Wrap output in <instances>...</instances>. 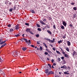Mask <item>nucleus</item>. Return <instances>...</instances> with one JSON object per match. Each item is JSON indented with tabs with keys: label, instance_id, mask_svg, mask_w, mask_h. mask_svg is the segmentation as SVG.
Segmentation results:
<instances>
[{
	"label": "nucleus",
	"instance_id": "obj_21",
	"mask_svg": "<svg viewBox=\"0 0 77 77\" xmlns=\"http://www.w3.org/2000/svg\"><path fill=\"white\" fill-rule=\"evenodd\" d=\"M61 28L62 29H65V27L63 26H61Z\"/></svg>",
	"mask_w": 77,
	"mask_h": 77
},
{
	"label": "nucleus",
	"instance_id": "obj_45",
	"mask_svg": "<svg viewBox=\"0 0 77 77\" xmlns=\"http://www.w3.org/2000/svg\"><path fill=\"white\" fill-rule=\"evenodd\" d=\"M23 41H25L26 42V41H28L26 39L23 38Z\"/></svg>",
	"mask_w": 77,
	"mask_h": 77
},
{
	"label": "nucleus",
	"instance_id": "obj_60",
	"mask_svg": "<svg viewBox=\"0 0 77 77\" xmlns=\"http://www.w3.org/2000/svg\"><path fill=\"white\" fill-rule=\"evenodd\" d=\"M68 68H69V70H70V69L71 68V67H69V66H68Z\"/></svg>",
	"mask_w": 77,
	"mask_h": 77
},
{
	"label": "nucleus",
	"instance_id": "obj_46",
	"mask_svg": "<svg viewBox=\"0 0 77 77\" xmlns=\"http://www.w3.org/2000/svg\"><path fill=\"white\" fill-rule=\"evenodd\" d=\"M2 59L1 58H0V62H2Z\"/></svg>",
	"mask_w": 77,
	"mask_h": 77
},
{
	"label": "nucleus",
	"instance_id": "obj_55",
	"mask_svg": "<svg viewBox=\"0 0 77 77\" xmlns=\"http://www.w3.org/2000/svg\"><path fill=\"white\" fill-rule=\"evenodd\" d=\"M69 26H70V27H72V24H70L69 25Z\"/></svg>",
	"mask_w": 77,
	"mask_h": 77
},
{
	"label": "nucleus",
	"instance_id": "obj_54",
	"mask_svg": "<svg viewBox=\"0 0 77 77\" xmlns=\"http://www.w3.org/2000/svg\"><path fill=\"white\" fill-rule=\"evenodd\" d=\"M53 65L54 66H55L56 65V63H53Z\"/></svg>",
	"mask_w": 77,
	"mask_h": 77
},
{
	"label": "nucleus",
	"instance_id": "obj_53",
	"mask_svg": "<svg viewBox=\"0 0 77 77\" xmlns=\"http://www.w3.org/2000/svg\"><path fill=\"white\" fill-rule=\"evenodd\" d=\"M9 5H12V2H9Z\"/></svg>",
	"mask_w": 77,
	"mask_h": 77
},
{
	"label": "nucleus",
	"instance_id": "obj_16",
	"mask_svg": "<svg viewBox=\"0 0 77 77\" xmlns=\"http://www.w3.org/2000/svg\"><path fill=\"white\" fill-rule=\"evenodd\" d=\"M45 27L46 28H47V27L48 29H49V28H50V26H49V25L47 24L45 26Z\"/></svg>",
	"mask_w": 77,
	"mask_h": 77
},
{
	"label": "nucleus",
	"instance_id": "obj_57",
	"mask_svg": "<svg viewBox=\"0 0 77 77\" xmlns=\"http://www.w3.org/2000/svg\"><path fill=\"white\" fill-rule=\"evenodd\" d=\"M51 47H53V46L52 45H50Z\"/></svg>",
	"mask_w": 77,
	"mask_h": 77
},
{
	"label": "nucleus",
	"instance_id": "obj_63",
	"mask_svg": "<svg viewBox=\"0 0 77 77\" xmlns=\"http://www.w3.org/2000/svg\"><path fill=\"white\" fill-rule=\"evenodd\" d=\"M52 68H54V66H53V65H52Z\"/></svg>",
	"mask_w": 77,
	"mask_h": 77
},
{
	"label": "nucleus",
	"instance_id": "obj_30",
	"mask_svg": "<svg viewBox=\"0 0 77 77\" xmlns=\"http://www.w3.org/2000/svg\"><path fill=\"white\" fill-rule=\"evenodd\" d=\"M31 12L32 14H34V13H35V11H34L33 10H31Z\"/></svg>",
	"mask_w": 77,
	"mask_h": 77
},
{
	"label": "nucleus",
	"instance_id": "obj_59",
	"mask_svg": "<svg viewBox=\"0 0 77 77\" xmlns=\"http://www.w3.org/2000/svg\"><path fill=\"white\" fill-rule=\"evenodd\" d=\"M31 46L32 47H34V45H31Z\"/></svg>",
	"mask_w": 77,
	"mask_h": 77
},
{
	"label": "nucleus",
	"instance_id": "obj_10",
	"mask_svg": "<svg viewBox=\"0 0 77 77\" xmlns=\"http://www.w3.org/2000/svg\"><path fill=\"white\" fill-rule=\"evenodd\" d=\"M49 71V69H47L45 70V72L46 74H47V73H48V72Z\"/></svg>",
	"mask_w": 77,
	"mask_h": 77
},
{
	"label": "nucleus",
	"instance_id": "obj_3",
	"mask_svg": "<svg viewBox=\"0 0 77 77\" xmlns=\"http://www.w3.org/2000/svg\"><path fill=\"white\" fill-rule=\"evenodd\" d=\"M63 24L65 26V27H66V25L67 24V23H66L65 21H63Z\"/></svg>",
	"mask_w": 77,
	"mask_h": 77
},
{
	"label": "nucleus",
	"instance_id": "obj_33",
	"mask_svg": "<svg viewBox=\"0 0 77 77\" xmlns=\"http://www.w3.org/2000/svg\"><path fill=\"white\" fill-rule=\"evenodd\" d=\"M36 26L38 27H40V25H39V24H37Z\"/></svg>",
	"mask_w": 77,
	"mask_h": 77
},
{
	"label": "nucleus",
	"instance_id": "obj_22",
	"mask_svg": "<svg viewBox=\"0 0 77 77\" xmlns=\"http://www.w3.org/2000/svg\"><path fill=\"white\" fill-rule=\"evenodd\" d=\"M22 49L23 51H25V50L27 49V48H26V47H24L22 48Z\"/></svg>",
	"mask_w": 77,
	"mask_h": 77
},
{
	"label": "nucleus",
	"instance_id": "obj_32",
	"mask_svg": "<svg viewBox=\"0 0 77 77\" xmlns=\"http://www.w3.org/2000/svg\"><path fill=\"white\" fill-rule=\"evenodd\" d=\"M37 30H38V31H40V32H41V29L40 28H38Z\"/></svg>",
	"mask_w": 77,
	"mask_h": 77
},
{
	"label": "nucleus",
	"instance_id": "obj_50",
	"mask_svg": "<svg viewBox=\"0 0 77 77\" xmlns=\"http://www.w3.org/2000/svg\"><path fill=\"white\" fill-rule=\"evenodd\" d=\"M54 59L52 60H51L52 63H53V62H54Z\"/></svg>",
	"mask_w": 77,
	"mask_h": 77
},
{
	"label": "nucleus",
	"instance_id": "obj_36",
	"mask_svg": "<svg viewBox=\"0 0 77 77\" xmlns=\"http://www.w3.org/2000/svg\"><path fill=\"white\" fill-rule=\"evenodd\" d=\"M13 10V9H12V8H10L9 9V11L10 12H12V11Z\"/></svg>",
	"mask_w": 77,
	"mask_h": 77
},
{
	"label": "nucleus",
	"instance_id": "obj_26",
	"mask_svg": "<svg viewBox=\"0 0 77 77\" xmlns=\"http://www.w3.org/2000/svg\"><path fill=\"white\" fill-rule=\"evenodd\" d=\"M43 20L44 22H46L47 20L45 19H43Z\"/></svg>",
	"mask_w": 77,
	"mask_h": 77
},
{
	"label": "nucleus",
	"instance_id": "obj_56",
	"mask_svg": "<svg viewBox=\"0 0 77 77\" xmlns=\"http://www.w3.org/2000/svg\"><path fill=\"white\" fill-rule=\"evenodd\" d=\"M53 50H54V51H55V48H53Z\"/></svg>",
	"mask_w": 77,
	"mask_h": 77
},
{
	"label": "nucleus",
	"instance_id": "obj_12",
	"mask_svg": "<svg viewBox=\"0 0 77 77\" xmlns=\"http://www.w3.org/2000/svg\"><path fill=\"white\" fill-rule=\"evenodd\" d=\"M53 40H51L50 42H51V43H54V42L55 41V39L54 38H53Z\"/></svg>",
	"mask_w": 77,
	"mask_h": 77
},
{
	"label": "nucleus",
	"instance_id": "obj_1",
	"mask_svg": "<svg viewBox=\"0 0 77 77\" xmlns=\"http://www.w3.org/2000/svg\"><path fill=\"white\" fill-rule=\"evenodd\" d=\"M11 53L12 55H14V56H15L16 55V56H18V53L16 51H15L14 52H12Z\"/></svg>",
	"mask_w": 77,
	"mask_h": 77
},
{
	"label": "nucleus",
	"instance_id": "obj_39",
	"mask_svg": "<svg viewBox=\"0 0 77 77\" xmlns=\"http://www.w3.org/2000/svg\"><path fill=\"white\" fill-rule=\"evenodd\" d=\"M40 42H41V41H38L37 42V44H40Z\"/></svg>",
	"mask_w": 77,
	"mask_h": 77
},
{
	"label": "nucleus",
	"instance_id": "obj_9",
	"mask_svg": "<svg viewBox=\"0 0 77 77\" xmlns=\"http://www.w3.org/2000/svg\"><path fill=\"white\" fill-rule=\"evenodd\" d=\"M67 45L68 46H70L71 45V42H70V41H67Z\"/></svg>",
	"mask_w": 77,
	"mask_h": 77
},
{
	"label": "nucleus",
	"instance_id": "obj_47",
	"mask_svg": "<svg viewBox=\"0 0 77 77\" xmlns=\"http://www.w3.org/2000/svg\"><path fill=\"white\" fill-rule=\"evenodd\" d=\"M61 59L62 60H63V59H64V57H61Z\"/></svg>",
	"mask_w": 77,
	"mask_h": 77
},
{
	"label": "nucleus",
	"instance_id": "obj_6",
	"mask_svg": "<svg viewBox=\"0 0 77 77\" xmlns=\"http://www.w3.org/2000/svg\"><path fill=\"white\" fill-rule=\"evenodd\" d=\"M30 29L27 28L26 29V32H30Z\"/></svg>",
	"mask_w": 77,
	"mask_h": 77
},
{
	"label": "nucleus",
	"instance_id": "obj_28",
	"mask_svg": "<svg viewBox=\"0 0 77 77\" xmlns=\"http://www.w3.org/2000/svg\"><path fill=\"white\" fill-rule=\"evenodd\" d=\"M39 50H40V51H42V47H40Z\"/></svg>",
	"mask_w": 77,
	"mask_h": 77
},
{
	"label": "nucleus",
	"instance_id": "obj_37",
	"mask_svg": "<svg viewBox=\"0 0 77 77\" xmlns=\"http://www.w3.org/2000/svg\"><path fill=\"white\" fill-rule=\"evenodd\" d=\"M48 66L50 67V68H51V66L50 64H48Z\"/></svg>",
	"mask_w": 77,
	"mask_h": 77
},
{
	"label": "nucleus",
	"instance_id": "obj_13",
	"mask_svg": "<svg viewBox=\"0 0 77 77\" xmlns=\"http://www.w3.org/2000/svg\"><path fill=\"white\" fill-rule=\"evenodd\" d=\"M66 68H67V67L66 66H63L61 67V68H66Z\"/></svg>",
	"mask_w": 77,
	"mask_h": 77
},
{
	"label": "nucleus",
	"instance_id": "obj_29",
	"mask_svg": "<svg viewBox=\"0 0 77 77\" xmlns=\"http://www.w3.org/2000/svg\"><path fill=\"white\" fill-rule=\"evenodd\" d=\"M57 59V62H60V58H58Z\"/></svg>",
	"mask_w": 77,
	"mask_h": 77
},
{
	"label": "nucleus",
	"instance_id": "obj_8",
	"mask_svg": "<svg viewBox=\"0 0 77 77\" xmlns=\"http://www.w3.org/2000/svg\"><path fill=\"white\" fill-rule=\"evenodd\" d=\"M40 23H41V24H43L44 25H46V23H45L42 20L40 21Z\"/></svg>",
	"mask_w": 77,
	"mask_h": 77
},
{
	"label": "nucleus",
	"instance_id": "obj_51",
	"mask_svg": "<svg viewBox=\"0 0 77 77\" xmlns=\"http://www.w3.org/2000/svg\"><path fill=\"white\" fill-rule=\"evenodd\" d=\"M63 39H65L66 38V36H63Z\"/></svg>",
	"mask_w": 77,
	"mask_h": 77
},
{
	"label": "nucleus",
	"instance_id": "obj_19",
	"mask_svg": "<svg viewBox=\"0 0 77 77\" xmlns=\"http://www.w3.org/2000/svg\"><path fill=\"white\" fill-rule=\"evenodd\" d=\"M73 10H74V11H76L77 10V7H74L73 8Z\"/></svg>",
	"mask_w": 77,
	"mask_h": 77
},
{
	"label": "nucleus",
	"instance_id": "obj_27",
	"mask_svg": "<svg viewBox=\"0 0 77 77\" xmlns=\"http://www.w3.org/2000/svg\"><path fill=\"white\" fill-rule=\"evenodd\" d=\"M62 42L61 40H60L58 42V44H60V43H62Z\"/></svg>",
	"mask_w": 77,
	"mask_h": 77
},
{
	"label": "nucleus",
	"instance_id": "obj_7",
	"mask_svg": "<svg viewBox=\"0 0 77 77\" xmlns=\"http://www.w3.org/2000/svg\"><path fill=\"white\" fill-rule=\"evenodd\" d=\"M45 40H46L47 41H48L49 42H51V40H50V39L48 38H45Z\"/></svg>",
	"mask_w": 77,
	"mask_h": 77
},
{
	"label": "nucleus",
	"instance_id": "obj_34",
	"mask_svg": "<svg viewBox=\"0 0 77 77\" xmlns=\"http://www.w3.org/2000/svg\"><path fill=\"white\" fill-rule=\"evenodd\" d=\"M13 29L12 28H11V29H10V32H12V31H13Z\"/></svg>",
	"mask_w": 77,
	"mask_h": 77
},
{
	"label": "nucleus",
	"instance_id": "obj_48",
	"mask_svg": "<svg viewBox=\"0 0 77 77\" xmlns=\"http://www.w3.org/2000/svg\"><path fill=\"white\" fill-rule=\"evenodd\" d=\"M13 8L14 9V10H15V9L16 8V7H15V6H14V7Z\"/></svg>",
	"mask_w": 77,
	"mask_h": 77
},
{
	"label": "nucleus",
	"instance_id": "obj_5",
	"mask_svg": "<svg viewBox=\"0 0 77 77\" xmlns=\"http://www.w3.org/2000/svg\"><path fill=\"white\" fill-rule=\"evenodd\" d=\"M76 54H77L76 52H75V51H74L72 54L73 57H74V55H76Z\"/></svg>",
	"mask_w": 77,
	"mask_h": 77
},
{
	"label": "nucleus",
	"instance_id": "obj_49",
	"mask_svg": "<svg viewBox=\"0 0 77 77\" xmlns=\"http://www.w3.org/2000/svg\"><path fill=\"white\" fill-rule=\"evenodd\" d=\"M48 53L47 52H45V54H46V55H47L48 54Z\"/></svg>",
	"mask_w": 77,
	"mask_h": 77
},
{
	"label": "nucleus",
	"instance_id": "obj_40",
	"mask_svg": "<svg viewBox=\"0 0 77 77\" xmlns=\"http://www.w3.org/2000/svg\"><path fill=\"white\" fill-rule=\"evenodd\" d=\"M71 5H74V4H75V3H74L73 2H72L71 3Z\"/></svg>",
	"mask_w": 77,
	"mask_h": 77
},
{
	"label": "nucleus",
	"instance_id": "obj_52",
	"mask_svg": "<svg viewBox=\"0 0 77 77\" xmlns=\"http://www.w3.org/2000/svg\"><path fill=\"white\" fill-rule=\"evenodd\" d=\"M62 53H63V54H65V53L64 51H63L62 52Z\"/></svg>",
	"mask_w": 77,
	"mask_h": 77
},
{
	"label": "nucleus",
	"instance_id": "obj_38",
	"mask_svg": "<svg viewBox=\"0 0 77 77\" xmlns=\"http://www.w3.org/2000/svg\"><path fill=\"white\" fill-rule=\"evenodd\" d=\"M36 37H38L39 36V34H37V35H36Z\"/></svg>",
	"mask_w": 77,
	"mask_h": 77
},
{
	"label": "nucleus",
	"instance_id": "obj_41",
	"mask_svg": "<svg viewBox=\"0 0 77 77\" xmlns=\"http://www.w3.org/2000/svg\"><path fill=\"white\" fill-rule=\"evenodd\" d=\"M8 27H11V25L10 24H8Z\"/></svg>",
	"mask_w": 77,
	"mask_h": 77
},
{
	"label": "nucleus",
	"instance_id": "obj_42",
	"mask_svg": "<svg viewBox=\"0 0 77 77\" xmlns=\"http://www.w3.org/2000/svg\"><path fill=\"white\" fill-rule=\"evenodd\" d=\"M29 33H31V34H32V35H34L32 31H30Z\"/></svg>",
	"mask_w": 77,
	"mask_h": 77
},
{
	"label": "nucleus",
	"instance_id": "obj_61",
	"mask_svg": "<svg viewBox=\"0 0 77 77\" xmlns=\"http://www.w3.org/2000/svg\"><path fill=\"white\" fill-rule=\"evenodd\" d=\"M2 39H0V42H2Z\"/></svg>",
	"mask_w": 77,
	"mask_h": 77
},
{
	"label": "nucleus",
	"instance_id": "obj_15",
	"mask_svg": "<svg viewBox=\"0 0 77 77\" xmlns=\"http://www.w3.org/2000/svg\"><path fill=\"white\" fill-rule=\"evenodd\" d=\"M64 74H67V75H69V72H64Z\"/></svg>",
	"mask_w": 77,
	"mask_h": 77
},
{
	"label": "nucleus",
	"instance_id": "obj_17",
	"mask_svg": "<svg viewBox=\"0 0 77 77\" xmlns=\"http://www.w3.org/2000/svg\"><path fill=\"white\" fill-rule=\"evenodd\" d=\"M47 32H48V33H49L50 35H51L52 33H51V31H50V30H47Z\"/></svg>",
	"mask_w": 77,
	"mask_h": 77
},
{
	"label": "nucleus",
	"instance_id": "obj_4",
	"mask_svg": "<svg viewBox=\"0 0 77 77\" xmlns=\"http://www.w3.org/2000/svg\"><path fill=\"white\" fill-rule=\"evenodd\" d=\"M26 44H28V45H30V44H31V41H30V40H28V41H26Z\"/></svg>",
	"mask_w": 77,
	"mask_h": 77
},
{
	"label": "nucleus",
	"instance_id": "obj_25",
	"mask_svg": "<svg viewBox=\"0 0 77 77\" xmlns=\"http://www.w3.org/2000/svg\"><path fill=\"white\" fill-rule=\"evenodd\" d=\"M15 36L16 37H18V36H20V35L19 34H17V35H15Z\"/></svg>",
	"mask_w": 77,
	"mask_h": 77
},
{
	"label": "nucleus",
	"instance_id": "obj_43",
	"mask_svg": "<svg viewBox=\"0 0 77 77\" xmlns=\"http://www.w3.org/2000/svg\"><path fill=\"white\" fill-rule=\"evenodd\" d=\"M76 14H74V15H73V18H75L76 17Z\"/></svg>",
	"mask_w": 77,
	"mask_h": 77
},
{
	"label": "nucleus",
	"instance_id": "obj_62",
	"mask_svg": "<svg viewBox=\"0 0 77 77\" xmlns=\"http://www.w3.org/2000/svg\"><path fill=\"white\" fill-rule=\"evenodd\" d=\"M24 34H23V35H22V36H23V37H24Z\"/></svg>",
	"mask_w": 77,
	"mask_h": 77
},
{
	"label": "nucleus",
	"instance_id": "obj_64",
	"mask_svg": "<svg viewBox=\"0 0 77 77\" xmlns=\"http://www.w3.org/2000/svg\"><path fill=\"white\" fill-rule=\"evenodd\" d=\"M59 74H62V72H59Z\"/></svg>",
	"mask_w": 77,
	"mask_h": 77
},
{
	"label": "nucleus",
	"instance_id": "obj_31",
	"mask_svg": "<svg viewBox=\"0 0 77 77\" xmlns=\"http://www.w3.org/2000/svg\"><path fill=\"white\" fill-rule=\"evenodd\" d=\"M25 24V25H26V26H29V24L28 23H26Z\"/></svg>",
	"mask_w": 77,
	"mask_h": 77
},
{
	"label": "nucleus",
	"instance_id": "obj_44",
	"mask_svg": "<svg viewBox=\"0 0 77 77\" xmlns=\"http://www.w3.org/2000/svg\"><path fill=\"white\" fill-rule=\"evenodd\" d=\"M53 27L54 29H56V26H55V25H53Z\"/></svg>",
	"mask_w": 77,
	"mask_h": 77
},
{
	"label": "nucleus",
	"instance_id": "obj_24",
	"mask_svg": "<svg viewBox=\"0 0 77 77\" xmlns=\"http://www.w3.org/2000/svg\"><path fill=\"white\" fill-rule=\"evenodd\" d=\"M56 53H57L59 54H60V52L59 51H56Z\"/></svg>",
	"mask_w": 77,
	"mask_h": 77
},
{
	"label": "nucleus",
	"instance_id": "obj_35",
	"mask_svg": "<svg viewBox=\"0 0 77 77\" xmlns=\"http://www.w3.org/2000/svg\"><path fill=\"white\" fill-rule=\"evenodd\" d=\"M63 64H65V63H66V62L65 60H63Z\"/></svg>",
	"mask_w": 77,
	"mask_h": 77
},
{
	"label": "nucleus",
	"instance_id": "obj_14",
	"mask_svg": "<svg viewBox=\"0 0 77 77\" xmlns=\"http://www.w3.org/2000/svg\"><path fill=\"white\" fill-rule=\"evenodd\" d=\"M6 45V43H5L3 45H2L1 47H0V48H2V47H5V45Z\"/></svg>",
	"mask_w": 77,
	"mask_h": 77
},
{
	"label": "nucleus",
	"instance_id": "obj_23",
	"mask_svg": "<svg viewBox=\"0 0 77 77\" xmlns=\"http://www.w3.org/2000/svg\"><path fill=\"white\" fill-rule=\"evenodd\" d=\"M66 51H69V49L68 48H66Z\"/></svg>",
	"mask_w": 77,
	"mask_h": 77
},
{
	"label": "nucleus",
	"instance_id": "obj_20",
	"mask_svg": "<svg viewBox=\"0 0 77 77\" xmlns=\"http://www.w3.org/2000/svg\"><path fill=\"white\" fill-rule=\"evenodd\" d=\"M64 56H65L66 57H67V58H68L69 56L68 54H64Z\"/></svg>",
	"mask_w": 77,
	"mask_h": 77
},
{
	"label": "nucleus",
	"instance_id": "obj_58",
	"mask_svg": "<svg viewBox=\"0 0 77 77\" xmlns=\"http://www.w3.org/2000/svg\"><path fill=\"white\" fill-rule=\"evenodd\" d=\"M43 44H44V45H45V46H46L47 45H46V44H45V43H44Z\"/></svg>",
	"mask_w": 77,
	"mask_h": 77
},
{
	"label": "nucleus",
	"instance_id": "obj_2",
	"mask_svg": "<svg viewBox=\"0 0 77 77\" xmlns=\"http://www.w3.org/2000/svg\"><path fill=\"white\" fill-rule=\"evenodd\" d=\"M16 30H18L20 29V27H19V25L18 24H17L16 26Z\"/></svg>",
	"mask_w": 77,
	"mask_h": 77
},
{
	"label": "nucleus",
	"instance_id": "obj_18",
	"mask_svg": "<svg viewBox=\"0 0 77 77\" xmlns=\"http://www.w3.org/2000/svg\"><path fill=\"white\" fill-rule=\"evenodd\" d=\"M5 42L6 41H5L4 42H0V44H1V45L3 44H4V43H5Z\"/></svg>",
	"mask_w": 77,
	"mask_h": 77
},
{
	"label": "nucleus",
	"instance_id": "obj_11",
	"mask_svg": "<svg viewBox=\"0 0 77 77\" xmlns=\"http://www.w3.org/2000/svg\"><path fill=\"white\" fill-rule=\"evenodd\" d=\"M53 74V72L50 71V72H49L48 75H49V74Z\"/></svg>",
	"mask_w": 77,
	"mask_h": 77
}]
</instances>
